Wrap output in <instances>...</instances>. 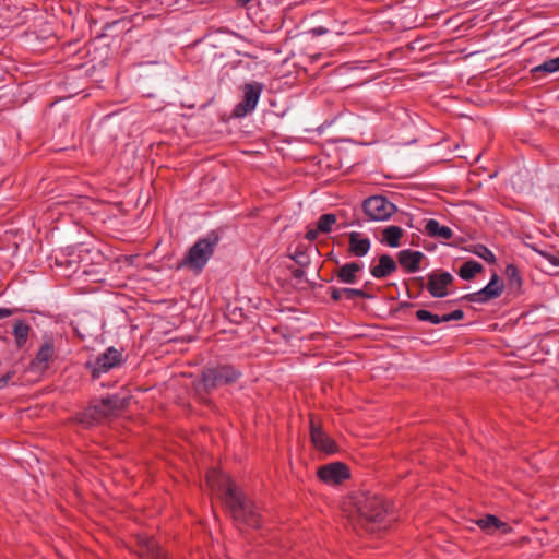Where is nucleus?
Wrapping results in <instances>:
<instances>
[{
	"label": "nucleus",
	"instance_id": "b1692460",
	"mask_svg": "<svg viewBox=\"0 0 559 559\" xmlns=\"http://www.w3.org/2000/svg\"><path fill=\"white\" fill-rule=\"evenodd\" d=\"M483 271V265L476 261H466L462 264L459 271V275L461 278L465 281H469L475 277V275Z\"/></svg>",
	"mask_w": 559,
	"mask_h": 559
},
{
	"label": "nucleus",
	"instance_id": "dca6fc26",
	"mask_svg": "<svg viewBox=\"0 0 559 559\" xmlns=\"http://www.w3.org/2000/svg\"><path fill=\"white\" fill-rule=\"evenodd\" d=\"M371 242L369 238L362 237L358 231L348 234V252L354 257H364L370 250Z\"/></svg>",
	"mask_w": 559,
	"mask_h": 559
},
{
	"label": "nucleus",
	"instance_id": "a211bd4d",
	"mask_svg": "<svg viewBox=\"0 0 559 559\" xmlns=\"http://www.w3.org/2000/svg\"><path fill=\"white\" fill-rule=\"evenodd\" d=\"M404 230L400 226L390 225L382 229L380 241L389 247L396 248L401 245Z\"/></svg>",
	"mask_w": 559,
	"mask_h": 559
},
{
	"label": "nucleus",
	"instance_id": "f257e3e1",
	"mask_svg": "<svg viewBox=\"0 0 559 559\" xmlns=\"http://www.w3.org/2000/svg\"><path fill=\"white\" fill-rule=\"evenodd\" d=\"M206 483L218 488L224 506L236 522L251 527L261 525L259 508L229 478L213 469L207 473Z\"/></svg>",
	"mask_w": 559,
	"mask_h": 559
},
{
	"label": "nucleus",
	"instance_id": "ddd939ff",
	"mask_svg": "<svg viewBox=\"0 0 559 559\" xmlns=\"http://www.w3.org/2000/svg\"><path fill=\"white\" fill-rule=\"evenodd\" d=\"M136 546V555L141 559H167L166 554L153 537L145 534H138Z\"/></svg>",
	"mask_w": 559,
	"mask_h": 559
},
{
	"label": "nucleus",
	"instance_id": "2f4dec72",
	"mask_svg": "<svg viewBox=\"0 0 559 559\" xmlns=\"http://www.w3.org/2000/svg\"><path fill=\"white\" fill-rule=\"evenodd\" d=\"M292 259L301 267H305L309 264L308 255L302 251H296Z\"/></svg>",
	"mask_w": 559,
	"mask_h": 559
},
{
	"label": "nucleus",
	"instance_id": "0eeeda50",
	"mask_svg": "<svg viewBox=\"0 0 559 559\" xmlns=\"http://www.w3.org/2000/svg\"><path fill=\"white\" fill-rule=\"evenodd\" d=\"M56 358V347L52 336H44L43 344L40 345L38 352L35 357L32 359L29 364V368L32 370H36L39 372L46 371L50 364Z\"/></svg>",
	"mask_w": 559,
	"mask_h": 559
},
{
	"label": "nucleus",
	"instance_id": "bb28decb",
	"mask_svg": "<svg viewBox=\"0 0 559 559\" xmlns=\"http://www.w3.org/2000/svg\"><path fill=\"white\" fill-rule=\"evenodd\" d=\"M17 366L19 362H15L12 365L11 369L7 371L1 378H0V390L5 388L10 382L12 384L20 383L19 381H14V378L17 373Z\"/></svg>",
	"mask_w": 559,
	"mask_h": 559
},
{
	"label": "nucleus",
	"instance_id": "f704fd0d",
	"mask_svg": "<svg viewBox=\"0 0 559 559\" xmlns=\"http://www.w3.org/2000/svg\"><path fill=\"white\" fill-rule=\"evenodd\" d=\"M320 233L321 231L318 230V226L316 228H309L305 235V238L309 241H314Z\"/></svg>",
	"mask_w": 559,
	"mask_h": 559
},
{
	"label": "nucleus",
	"instance_id": "393cba45",
	"mask_svg": "<svg viewBox=\"0 0 559 559\" xmlns=\"http://www.w3.org/2000/svg\"><path fill=\"white\" fill-rule=\"evenodd\" d=\"M336 223V215L332 213L323 214L320 216L317 226L318 230L328 234L332 230V226Z\"/></svg>",
	"mask_w": 559,
	"mask_h": 559
},
{
	"label": "nucleus",
	"instance_id": "9d476101",
	"mask_svg": "<svg viewBox=\"0 0 559 559\" xmlns=\"http://www.w3.org/2000/svg\"><path fill=\"white\" fill-rule=\"evenodd\" d=\"M504 285L500 282L499 276L495 273L487 286L480 290L467 294L462 297L463 300L469 302H487L498 298L503 292Z\"/></svg>",
	"mask_w": 559,
	"mask_h": 559
},
{
	"label": "nucleus",
	"instance_id": "4c0bfd02",
	"mask_svg": "<svg viewBox=\"0 0 559 559\" xmlns=\"http://www.w3.org/2000/svg\"><path fill=\"white\" fill-rule=\"evenodd\" d=\"M413 282L416 283L420 289L424 287V278L423 277H414Z\"/></svg>",
	"mask_w": 559,
	"mask_h": 559
},
{
	"label": "nucleus",
	"instance_id": "f8f14e48",
	"mask_svg": "<svg viewBox=\"0 0 559 559\" xmlns=\"http://www.w3.org/2000/svg\"><path fill=\"white\" fill-rule=\"evenodd\" d=\"M318 477L329 484H341L349 478V468L342 462H334L321 466L318 469Z\"/></svg>",
	"mask_w": 559,
	"mask_h": 559
},
{
	"label": "nucleus",
	"instance_id": "58836bf2",
	"mask_svg": "<svg viewBox=\"0 0 559 559\" xmlns=\"http://www.w3.org/2000/svg\"><path fill=\"white\" fill-rule=\"evenodd\" d=\"M312 32L314 34L321 35V34H324L326 32V29H324L323 27H319V28L313 29Z\"/></svg>",
	"mask_w": 559,
	"mask_h": 559
},
{
	"label": "nucleus",
	"instance_id": "f3484780",
	"mask_svg": "<svg viewBox=\"0 0 559 559\" xmlns=\"http://www.w3.org/2000/svg\"><path fill=\"white\" fill-rule=\"evenodd\" d=\"M397 269V263L389 254H382L379 257L378 265L371 267L370 273L376 278H384Z\"/></svg>",
	"mask_w": 559,
	"mask_h": 559
},
{
	"label": "nucleus",
	"instance_id": "2eb2a0df",
	"mask_svg": "<svg viewBox=\"0 0 559 559\" xmlns=\"http://www.w3.org/2000/svg\"><path fill=\"white\" fill-rule=\"evenodd\" d=\"M425 255L420 251L405 249L397 253V263L405 272L415 273L420 270Z\"/></svg>",
	"mask_w": 559,
	"mask_h": 559
},
{
	"label": "nucleus",
	"instance_id": "c85d7f7f",
	"mask_svg": "<svg viewBox=\"0 0 559 559\" xmlns=\"http://www.w3.org/2000/svg\"><path fill=\"white\" fill-rule=\"evenodd\" d=\"M506 276L509 280L510 284H512V285L520 286L522 283L520 272L514 264L507 265Z\"/></svg>",
	"mask_w": 559,
	"mask_h": 559
},
{
	"label": "nucleus",
	"instance_id": "c9c22d12",
	"mask_svg": "<svg viewBox=\"0 0 559 559\" xmlns=\"http://www.w3.org/2000/svg\"><path fill=\"white\" fill-rule=\"evenodd\" d=\"M292 275L294 278H297V280H300L305 276V271L302 270V267H296V269H293L292 270Z\"/></svg>",
	"mask_w": 559,
	"mask_h": 559
},
{
	"label": "nucleus",
	"instance_id": "20e7f679",
	"mask_svg": "<svg viewBox=\"0 0 559 559\" xmlns=\"http://www.w3.org/2000/svg\"><path fill=\"white\" fill-rule=\"evenodd\" d=\"M218 243V236L211 234L205 238L199 239L188 251L178 267H188L195 272H201L206 262L214 253Z\"/></svg>",
	"mask_w": 559,
	"mask_h": 559
},
{
	"label": "nucleus",
	"instance_id": "cd10ccee",
	"mask_svg": "<svg viewBox=\"0 0 559 559\" xmlns=\"http://www.w3.org/2000/svg\"><path fill=\"white\" fill-rule=\"evenodd\" d=\"M415 316L418 320L429 321L432 324H439V323L443 322L442 316L431 313L430 311L424 310V309L417 310Z\"/></svg>",
	"mask_w": 559,
	"mask_h": 559
},
{
	"label": "nucleus",
	"instance_id": "6ab92c4d",
	"mask_svg": "<svg viewBox=\"0 0 559 559\" xmlns=\"http://www.w3.org/2000/svg\"><path fill=\"white\" fill-rule=\"evenodd\" d=\"M361 271V265L357 262L346 263L336 270V277L340 282L354 284L357 281V273Z\"/></svg>",
	"mask_w": 559,
	"mask_h": 559
},
{
	"label": "nucleus",
	"instance_id": "7ed1b4c3",
	"mask_svg": "<svg viewBox=\"0 0 559 559\" xmlns=\"http://www.w3.org/2000/svg\"><path fill=\"white\" fill-rule=\"evenodd\" d=\"M240 376L241 373L229 365L205 368L201 378L194 382V390L202 396L213 389L236 382Z\"/></svg>",
	"mask_w": 559,
	"mask_h": 559
},
{
	"label": "nucleus",
	"instance_id": "4be33fe9",
	"mask_svg": "<svg viewBox=\"0 0 559 559\" xmlns=\"http://www.w3.org/2000/svg\"><path fill=\"white\" fill-rule=\"evenodd\" d=\"M476 523L480 528H483L485 531H490L492 528L501 530L504 533H508L511 531V527L507 523L500 521L497 516L491 515V514H488L485 518L479 519Z\"/></svg>",
	"mask_w": 559,
	"mask_h": 559
},
{
	"label": "nucleus",
	"instance_id": "9b49d317",
	"mask_svg": "<svg viewBox=\"0 0 559 559\" xmlns=\"http://www.w3.org/2000/svg\"><path fill=\"white\" fill-rule=\"evenodd\" d=\"M310 439L316 449L323 451L328 454L337 451V447L333 439H331L322 429L321 424L317 423L316 417L310 415Z\"/></svg>",
	"mask_w": 559,
	"mask_h": 559
},
{
	"label": "nucleus",
	"instance_id": "5701e85b",
	"mask_svg": "<svg viewBox=\"0 0 559 559\" xmlns=\"http://www.w3.org/2000/svg\"><path fill=\"white\" fill-rule=\"evenodd\" d=\"M29 331L31 326L25 321L16 320L14 322L13 334L15 337V344L17 348H22L26 344Z\"/></svg>",
	"mask_w": 559,
	"mask_h": 559
},
{
	"label": "nucleus",
	"instance_id": "72a5a7b5",
	"mask_svg": "<svg viewBox=\"0 0 559 559\" xmlns=\"http://www.w3.org/2000/svg\"><path fill=\"white\" fill-rule=\"evenodd\" d=\"M330 295L334 301H338L342 299V297H344L343 288L331 287Z\"/></svg>",
	"mask_w": 559,
	"mask_h": 559
},
{
	"label": "nucleus",
	"instance_id": "39448f33",
	"mask_svg": "<svg viewBox=\"0 0 559 559\" xmlns=\"http://www.w3.org/2000/svg\"><path fill=\"white\" fill-rule=\"evenodd\" d=\"M362 212L369 221H388L397 207L383 195H372L362 202Z\"/></svg>",
	"mask_w": 559,
	"mask_h": 559
},
{
	"label": "nucleus",
	"instance_id": "6e6552de",
	"mask_svg": "<svg viewBox=\"0 0 559 559\" xmlns=\"http://www.w3.org/2000/svg\"><path fill=\"white\" fill-rule=\"evenodd\" d=\"M263 84L259 82L247 83L243 86V98L235 108V116L243 117L251 112L261 96Z\"/></svg>",
	"mask_w": 559,
	"mask_h": 559
},
{
	"label": "nucleus",
	"instance_id": "7c9ffc66",
	"mask_svg": "<svg viewBox=\"0 0 559 559\" xmlns=\"http://www.w3.org/2000/svg\"><path fill=\"white\" fill-rule=\"evenodd\" d=\"M343 292L344 297L348 300H353L355 298H370V295L362 289L343 288Z\"/></svg>",
	"mask_w": 559,
	"mask_h": 559
},
{
	"label": "nucleus",
	"instance_id": "aec40b11",
	"mask_svg": "<svg viewBox=\"0 0 559 559\" xmlns=\"http://www.w3.org/2000/svg\"><path fill=\"white\" fill-rule=\"evenodd\" d=\"M425 231L430 237L441 238L444 240H449L453 237V231L450 227L441 226L439 222L433 218L427 221Z\"/></svg>",
	"mask_w": 559,
	"mask_h": 559
},
{
	"label": "nucleus",
	"instance_id": "f03ea898",
	"mask_svg": "<svg viewBox=\"0 0 559 559\" xmlns=\"http://www.w3.org/2000/svg\"><path fill=\"white\" fill-rule=\"evenodd\" d=\"M353 510L348 518L355 528H361L368 533L380 530L388 513L385 500L379 495L359 492L350 497Z\"/></svg>",
	"mask_w": 559,
	"mask_h": 559
},
{
	"label": "nucleus",
	"instance_id": "473e14b6",
	"mask_svg": "<svg viewBox=\"0 0 559 559\" xmlns=\"http://www.w3.org/2000/svg\"><path fill=\"white\" fill-rule=\"evenodd\" d=\"M464 318V312L463 310L461 309H457V310H454L452 311L451 313H448V314H443L442 316V321L443 322H449L451 320H461Z\"/></svg>",
	"mask_w": 559,
	"mask_h": 559
},
{
	"label": "nucleus",
	"instance_id": "a878e982",
	"mask_svg": "<svg viewBox=\"0 0 559 559\" xmlns=\"http://www.w3.org/2000/svg\"><path fill=\"white\" fill-rule=\"evenodd\" d=\"M559 71V57L545 61L544 63L535 67L532 72H546L552 73Z\"/></svg>",
	"mask_w": 559,
	"mask_h": 559
},
{
	"label": "nucleus",
	"instance_id": "1a4fd4ad",
	"mask_svg": "<svg viewBox=\"0 0 559 559\" xmlns=\"http://www.w3.org/2000/svg\"><path fill=\"white\" fill-rule=\"evenodd\" d=\"M103 420L118 416L129 404V399L119 395H108L100 401L92 402Z\"/></svg>",
	"mask_w": 559,
	"mask_h": 559
},
{
	"label": "nucleus",
	"instance_id": "c756f323",
	"mask_svg": "<svg viewBox=\"0 0 559 559\" xmlns=\"http://www.w3.org/2000/svg\"><path fill=\"white\" fill-rule=\"evenodd\" d=\"M474 252H475V254H477L479 258L484 259L489 264L496 263L495 254L486 246H484V245L476 246Z\"/></svg>",
	"mask_w": 559,
	"mask_h": 559
},
{
	"label": "nucleus",
	"instance_id": "4468645a",
	"mask_svg": "<svg viewBox=\"0 0 559 559\" xmlns=\"http://www.w3.org/2000/svg\"><path fill=\"white\" fill-rule=\"evenodd\" d=\"M453 282L449 272L435 271L428 275L427 289L432 297L442 298L448 295L447 287Z\"/></svg>",
	"mask_w": 559,
	"mask_h": 559
},
{
	"label": "nucleus",
	"instance_id": "423d86ee",
	"mask_svg": "<svg viewBox=\"0 0 559 559\" xmlns=\"http://www.w3.org/2000/svg\"><path fill=\"white\" fill-rule=\"evenodd\" d=\"M122 361V353L114 347H109L94 362H86L85 368L91 371L93 379H98L102 373L120 366Z\"/></svg>",
	"mask_w": 559,
	"mask_h": 559
},
{
	"label": "nucleus",
	"instance_id": "e433bc0d",
	"mask_svg": "<svg viewBox=\"0 0 559 559\" xmlns=\"http://www.w3.org/2000/svg\"><path fill=\"white\" fill-rule=\"evenodd\" d=\"M13 314V310L8 308H0V319L8 318Z\"/></svg>",
	"mask_w": 559,
	"mask_h": 559
},
{
	"label": "nucleus",
	"instance_id": "412c9836",
	"mask_svg": "<svg viewBox=\"0 0 559 559\" xmlns=\"http://www.w3.org/2000/svg\"><path fill=\"white\" fill-rule=\"evenodd\" d=\"M76 420L88 428L103 421L98 408L91 403L84 411L76 415Z\"/></svg>",
	"mask_w": 559,
	"mask_h": 559
}]
</instances>
